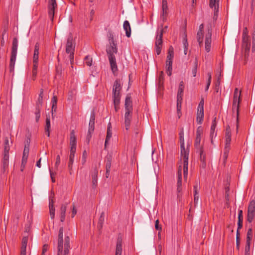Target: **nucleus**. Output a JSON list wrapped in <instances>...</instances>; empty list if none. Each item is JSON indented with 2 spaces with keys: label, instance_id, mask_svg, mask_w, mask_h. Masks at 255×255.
<instances>
[{
  "label": "nucleus",
  "instance_id": "3c124183",
  "mask_svg": "<svg viewBox=\"0 0 255 255\" xmlns=\"http://www.w3.org/2000/svg\"><path fill=\"white\" fill-rule=\"evenodd\" d=\"M216 126H217L216 118L215 117V118H214V120L212 121V126L211 127V133H210L211 136H212V134H213V133L215 131Z\"/></svg>",
  "mask_w": 255,
  "mask_h": 255
},
{
  "label": "nucleus",
  "instance_id": "680f3d73",
  "mask_svg": "<svg viewBox=\"0 0 255 255\" xmlns=\"http://www.w3.org/2000/svg\"><path fill=\"white\" fill-rule=\"evenodd\" d=\"M243 218L238 217V230L241 229L243 227Z\"/></svg>",
  "mask_w": 255,
  "mask_h": 255
},
{
  "label": "nucleus",
  "instance_id": "f8f14e48",
  "mask_svg": "<svg viewBox=\"0 0 255 255\" xmlns=\"http://www.w3.org/2000/svg\"><path fill=\"white\" fill-rule=\"evenodd\" d=\"M121 89L120 80L119 79L116 80L113 88V98H121L120 91Z\"/></svg>",
  "mask_w": 255,
  "mask_h": 255
},
{
  "label": "nucleus",
  "instance_id": "603ef678",
  "mask_svg": "<svg viewBox=\"0 0 255 255\" xmlns=\"http://www.w3.org/2000/svg\"><path fill=\"white\" fill-rule=\"evenodd\" d=\"M75 155L70 154L69 155V159L68 164V167L69 168V170H71L72 169V165L74 162V159Z\"/></svg>",
  "mask_w": 255,
  "mask_h": 255
},
{
  "label": "nucleus",
  "instance_id": "393cba45",
  "mask_svg": "<svg viewBox=\"0 0 255 255\" xmlns=\"http://www.w3.org/2000/svg\"><path fill=\"white\" fill-rule=\"evenodd\" d=\"M67 206L65 204H62L60 208V221L63 222L65 219V214L66 211Z\"/></svg>",
  "mask_w": 255,
  "mask_h": 255
},
{
  "label": "nucleus",
  "instance_id": "72a5a7b5",
  "mask_svg": "<svg viewBox=\"0 0 255 255\" xmlns=\"http://www.w3.org/2000/svg\"><path fill=\"white\" fill-rule=\"evenodd\" d=\"M174 57V49L172 46H170L168 50V53L167 56V60H172Z\"/></svg>",
  "mask_w": 255,
  "mask_h": 255
},
{
  "label": "nucleus",
  "instance_id": "f704fd0d",
  "mask_svg": "<svg viewBox=\"0 0 255 255\" xmlns=\"http://www.w3.org/2000/svg\"><path fill=\"white\" fill-rule=\"evenodd\" d=\"M203 31H198L197 33V39L200 47L203 46Z\"/></svg>",
  "mask_w": 255,
  "mask_h": 255
},
{
  "label": "nucleus",
  "instance_id": "de8ad7c7",
  "mask_svg": "<svg viewBox=\"0 0 255 255\" xmlns=\"http://www.w3.org/2000/svg\"><path fill=\"white\" fill-rule=\"evenodd\" d=\"M162 12L163 15L166 14L167 13L168 6L167 0H162Z\"/></svg>",
  "mask_w": 255,
  "mask_h": 255
},
{
  "label": "nucleus",
  "instance_id": "4468645a",
  "mask_svg": "<svg viewBox=\"0 0 255 255\" xmlns=\"http://www.w3.org/2000/svg\"><path fill=\"white\" fill-rule=\"evenodd\" d=\"M212 42V31L208 29V32L206 34L205 42V50L207 52L211 50Z\"/></svg>",
  "mask_w": 255,
  "mask_h": 255
},
{
  "label": "nucleus",
  "instance_id": "58836bf2",
  "mask_svg": "<svg viewBox=\"0 0 255 255\" xmlns=\"http://www.w3.org/2000/svg\"><path fill=\"white\" fill-rule=\"evenodd\" d=\"M43 90L42 89H41L36 106H39L40 107L42 106L43 103Z\"/></svg>",
  "mask_w": 255,
  "mask_h": 255
},
{
  "label": "nucleus",
  "instance_id": "20e7f679",
  "mask_svg": "<svg viewBox=\"0 0 255 255\" xmlns=\"http://www.w3.org/2000/svg\"><path fill=\"white\" fill-rule=\"evenodd\" d=\"M17 47L18 39L16 37H14L12 40L11 55L9 65V72L11 73L12 75L14 74V65L16 61Z\"/></svg>",
  "mask_w": 255,
  "mask_h": 255
},
{
  "label": "nucleus",
  "instance_id": "cd10ccee",
  "mask_svg": "<svg viewBox=\"0 0 255 255\" xmlns=\"http://www.w3.org/2000/svg\"><path fill=\"white\" fill-rule=\"evenodd\" d=\"M111 123H110L108 124L107 132V136H106L105 142V148L106 147V146L107 145L108 141L110 139V138L112 137V130H111Z\"/></svg>",
  "mask_w": 255,
  "mask_h": 255
},
{
  "label": "nucleus",
  "instance_id": "338daca9",
  "mask_svg": "<svg viewBox=\"0 0 255 255\" xmlns=\"http://www.w3.org/2000/svg\"><path fill=\"white\" fill-rule=\"evenodd\" d=\"M60 155H58L56 156V162H55V167L56 168H57L58 167V166L60 164Z\"/></svg>",
  "mask_w": 255,
  "mask_h": 255
},
{
  "label": "nucleus",
  "instance_id": "9d476101",
  "mask_svg": "<svg viewBox=\"0 0 255 255\" xmlns=\"http://www.w3.org/2000/svg\"><path fill=\"white\" fill-rule=\"evenodd\" d=\"M241 101V98H233L232 111L233 112H236V128L237 132L238 131L239 128V108L240 104Z\"/></svg>",
  "mask_w": 255,
  "mask_h": 255
},
{
  "label": "nucleus",
  "instance_id": "774afa93",
  "mask_svg": "<svg viewBox=\"0 0 255 255\" xmlns=\"http://www.w3.org/2000/svg\"><path fill=\"white\" fill-rule=\"evenodd\" d=\"M48 249V246L47 244H45L42 247V255H44L45 253H46Z\"/></svg>",
  "mask_w": 255,
  "mask_h": 255
},
{
  "label": "nucleus",
  "instance_id": "69168bd1",
  "mask_svg": "<svg viewBox=\"0 0 255 255\" xmlns=\"http://www.w3.org/2000/svg\"><path fill=\"white\" fill-rule=\"evenodd\" d=\"M70 154L75 155L76 150V145H70Z\"/></svg>",
  "mask_w": 255,
  "mask_h": 255
},
{
  "label": "nucleus",
  "instance_id": "dca6fc26",
  "mask_svg": "<svg viewBox=\"0 0 255 255\" xmlns=\"http://www.w3.org/2000/svg\"><path fill=\"white\" fill-rule=\"evenodd\" d=\"M9 164V153H3L2 160V172H4L8 168Z\"/></svg>",
  "mask_w": 255,
  "mask_h": 255
},
{
  "label": "nucleus",
  "instance_id": "0eeeda50",
  "mask_svg": "<svg viewBox=\"0 0 255 255\" xmlns=\"http://www.w3.org/2000/svg\"><path fill=\"white\" fill-rule=\"evenodd\" d=\"M255 217V200H252L249 205L248 208L247 221L252 223Z\"/></svg>",
  "mask_w": 255,
  "mask_h": 255
},
{
  "label": "nucleus",
  "instance_id": "412c9836",
  "mask_svg": "<svg viewBox=\"0 0 255 255\" xmlns=\"http://www.w3.org/2000/svg\"><path fill=\"white\" fill-rule=\"evenodd\" d=\"M28 242V237H24L22 240L20 255H26V249Z\"/></svg>",
  "mask_w": 255,
  "mask_h": 255
},
{
  "label": "nucleus",
  "instance_id": "e433bc0d",
  "mask_svg": "<svg viewBox=\"0 0 255 255\" xmlns=\"http://www.w3.org/2000/svg\"><path fill=\"white\" fill-rule=\"evenodd\" d=\"M231 141V133H225V147H230Z\"/></svg>",
  "mask_w": 255,
  "mask_h": 255
},
{
  "label": "nucleus",
  "instance_id": "473e14b6",
  "mask_svg": "<svg viewBox=\"0 0 255 255\" xmlns=\"http://www.w3.org/2000/svg\"><path fill=\"white\" fill-rule=\"evenodd\" d=\"M49 207L50 217L52 219H53L55 216V208L54 207V201L52 199L49 201Z\"/></svg>",
  "mask_w": 255,
  "mask_h": 255
},
{
  "label": "nucleus",
  "instance_id": "79ce46f5",
  "mask_svg": "<svg viewBox=\"0 0 255 255\" xmlns=\"http://www.w3.org/2000/svg\"><path fill=\"white\" fill-rule=\"evenodd\" d=\"M108 37L110 44H117L114 40V36L111 31H109L108 33Z\"/></svg>",
  "mask_w": 255,
  "mask_h": 255
},
{
  "label": "nucleus",
  "instance_id": "a211bd4d",
  "mask_svg": "<svg viewBox=\"0 0 255 255\" xmlns=\"http://www.w3.org/2000/svg\"><path fill=\"white\" fill-rule=\"evenodd\" d=\"M220 0H210L209 6L211 8H214V16L217 15L219 11Z\"/></svg>",
  "mask_w": 255,
  "mask_h": 255
},
{
  "label": "nucleus",
  "instance_id": "f3484780",
  "mask_svg": "<svg viewBox=\"0 0 255 255\" xmlns=\"http://www.w3.org/2000/svg\"><path fill=\"white\" fill-rule=\"evenodd\" d=\"M184 88V82L183 81H181L179 84L177 95V101H181L183 100V91Z\"/></svg>",
  "mask_w": 255,
  "mask_h": 255
},
{
  "label": "nucleus",
  "instance_id": "a19ab883",
  "mask_svg": "<svg viewBox=\"0 0 255 255\" xmlns=\"http://www.w3.org/2000/svg\"><path fill=\"white\" fill-rule=\"evenodd\" d=\"M253 237V230L252 229V227H251L248 230L247 234V241L251 242L252 240Z\"/></svg>",
  "mask_w": 255,
  "mask_h": 255
},
{
  "label": "nucleus",
  "instance_id": "6e6d98bb",
  "mask_svg": "<svg viewBox=\"0 0 255 255\" xmlns=\"http://www.w3.org/2000/svg\"><path fill=\"white\" fill-rule=\"evenodd\" d=\"M251 242L249 241H246V245L245 247V255H250Z\"/></svg>",
  "mask_w": 255,
  "mask_h": 255
},
{
  "label": "nucleus",
  "instance_id": "37998d69",
  "mask_svg": "<svg viewBox=\"0 0 255 255\" xmlns=\"http://www.w3.org/2000/svg\"><path fill=\"white\" fill-rule=\"evenodd\" d=\"M230 149V147H225L224 148V154H223V156L224 164H225L226 161L227 159Z\"/></svg>",
  "mask_w": 255,
  "mask_h": 255
},
{
  "label": "nucleus",
  "instance_id": "6ab92c4d",
  "mask_svg": "<svg viewBox=\"0 0 255 255\" xmlns=\"http://www.w3.org/2000/svg\"><path fill=\"white\" fill-rule=\"evenodd\" d=\"M29 143L27 142V144L25 145L24 148L23 152V155L22 157V164H26L27 158L29 154Z\"/></svg>",
  "mask_w": 255,
  "mask_h": 255
},
{
  "label": "nucleus",
  "instance_id": "bf43d9fd",
  "mask_svg": "<svg viewBox=\"0 0 255 255\" xmlns=\"http://www.w3.org/2000/svg\"><path fill=\"white\" fill-rule=\"evenodd\" d=\"M183 43L184 45V49L188 48V43L187 41V35L185 34V36L183 39Z\"/></svg>",
  "mask_w": 255,
  "mask_h": 255
},
{
  "label": "nucleus",
  "instance_id": "052dcab7",
  "mask_svg": "<svg viewBox=\"0 0 255 255\" xmlns=\"http://www.w3.org/2000/svg\"><path fill=\"white\" fill-rule=\"evenodd\" d=\"M38 58H39V55L33 54V65H38Z\"/></svg>",
  "mask_w": 255,
  "mask_h": 255
},
{
  "label": "nucleus",
  "instance_id": "5701e85b",
  "mask_svg": "<svg viewBox=\"0 0 255 255\" xmlns=\"http://www.w3.org/2000/svg\"><path fill=\"white\" fill-rule=\"evenodd\" d=\"M122 252V240L121 238H118L116 246V255H121Z\"/></svg>",
  "mask_w": 255,
  "mask_h": 255
},
{
  "label": "nucleus",
  "instance_id": "864d4df0",
  "mask_svg": "<svg viewBox=\"0 0 255 255\" xmlns=\"http://www.w3.org/2000/svg\"><path fill=\"white\" fill-rule=\"evenodd\" d=\"M50 116H46V125L45 126V131H48L50 130Z\"/></svg>",
  "mask_w": 255,
  "mask_h": 255
},
{
  "label": "nucleus",
  "instance_id": "8fccbe9b",
  "mask_svg": "<svg viewBox=\"0 0 255 255\" xmlns=\"http://www.w3.org/2000/svg\"><path fill=\"white\" fill-rule=\"evenodd\" d=\"M197 112L204 113V100H203V99H202L200 101V102L198 105Z\"/></svg>",
  "mask_w": 255,
  "mask_h": 255
},
{
  "label": "nucleus",
  "instance_id": "5fc2aeb1",
  "mask_svg": "<svg viewBox=\"0 0 255 255\" xmlns=\"http://www.w3.org/2000/svg\"><path fill=\"white\" fill-rule=\"evenodd\" d=\"M84 60L85 61V63L87 66H91L92 65V58L90 57L89 56H86Z\"/></svg>",
  "mask_w": 255,
  "mask_h": 255
},
{
  "label": "nucleus",
  "instance_id": "09e8293b",
  "mask_svg": "<svg viewBox=\"0 0 255 255\" xmlns=\"http://www.w3.org/2000/svg\"><path fill=\"white\" fill-rule=\"evenodd\" d=\"M204 118V113H197V118L196 120L197 122L199 124H201L202 123L203 120Z\"/></svg>",
  "mask_w": 255,
  "mask_h": 255
},
{
  "label": "nucleus",
  "instance_id": "bb28decb",
  "mask_svg": "<svg viewBox=\"0 0 255 255\" xmlns=\"http://www.w3.org/2000/svg\"><path fill=\"white\" fill-rule=\"evenodd\" d=\"M163 84H164V77H163V72L161 71L159 74L158 76V89L159 90H162L163 89Z\"/></svg>",
  "mask_w": 255,
  "mask_h": 255
},
{
  "label": "nucleus",
  "instance_id": "c03bdc74",
  "mask_svg": "<svg viewBox=\"0 0 255 255\" xmlns=\"http://www.w3.org/2000/svg\"><path fill=\"white\" fill-rule=\"evenodd\" d=\"M198 59L197 58H195L194 62V67L192 69V73L193 77H195L197 73V67H198Z\"/></svg>",
  "mask_w": 255,
  "mask_h": 255
},
{
  "label": "nucleus",
  "instance_id": "9b49d317",
  "mask_svg": "<svg viewBox=\"0 0 255 255\" xmlns=\"http://www.w3.org/2000/svg\"><path fill=\"white\" fill-rule=\"evenodd\" d=\"M57 4L56 0H49L48 3V15L51 21H53L55 9L57 8Z\"/></svg>",
  "mask_w": 255,
  "mask_h": 255
},
{
  "label": "nucleus",
  "instance_id": "2eb2a0df",
  "mask_svg": "<svg viewBox=\"0 0 255 255\" xmlns=\"http://www.w3.org/2000/svg\"><path fill=\"white\" fill-rule=\"evenodd\" d=\"M203 132V129L201 127H199L196 130V139L194 143V146L196 148L201 147L200 145L201 135Z\"/></svg>",
  "mask_w": 255,
  "mask_h": 255
},
{
  "label": "nucleus",
  "instance_id": "aec40b11",
  "mask_svg": "<svg viewBox=\"0 0 255 255\" xmlns=\"http://www.w3.org/2000/svg\"><path fill=\"white\" fill-rule=\"evenodd\" d=\"M111 70L114 75H116L118 71V66L117 65L116 57L109 58Z\"/></svg>",
  "mask_w": 255,
  "mask_h": 255
},
{
  "label": "nucleus",
  "instance_id": "13d9d810",
  "mask_svg": "<svg viewBox=\"0 0 255 255\" xmlns=\"http://www.w3.org/2000/svg\"><path fill=\"white\" fill-rule=\"evenodd\" d=\"M194 195H199V186L197 183H196L193 186Z\"/></svg>",
  "mask_w": 255,
  "mask_h": 255
},
{
  "label": "nucleus",
  "instance_id": "49530a36",
  "mask_svg": "<svg viewBox=\"0 0 255 255\" xmlns=\"http://www.w3.org/2000/svg\"><path fill=\"white\" fill-rule=\"evenodd\" d=\"M112 162V156L109 155L106 157V169L111 170Z\"/></svg>",
  "mask_w": 255,
  "mask_h": 255
},
{
  "label": "nucleus",
  "instance_id": "f257e3e1",
  "mask_svg": "<svg viewBox=\"0 0 255 255\" xmlns=\"http://www.w3.org/2000/svg\"><path fill=\"white\" fill-rule=\"evenodd\" d=\"M63 227L59 229L58 240V253L57 255H69L70 249V238L68 236L65 238L63 245Z\"/></svg>",
  "mask_w": 255,
  "mask_h": 255
},
{
  "label": "nucleus",
  "instance_id": "ddd939ff",
  "mask_svg": "<svg viewBox=\"0 0 255 255\" xmlns=\"http://www.w3.org/2000/svg\"><path fill=\"white\" fill-rule=\"evenodd\" d=\"M106 51L108 58L115 57V54H117L118 52L117 44H110L107 46Z\"/></svg>",
  "mask_w": 255,
  "mask_h": 255
},
{
  "label": "nucleus",
  "instance_id": "423d86ee",
  "mask_svg": "<svg viewBox=\"0 0 255 255\" xmlns=\"http://www.w3.org/2000/svg\"><path fill=\"white\" fill-rule=\"evenodd\" d=\"M95 114L94 111H92L91 114L90 122L89 124V129L86 137V140L87 143L89 144L92 134L95 128Z\"/></svg>",
  "mask_w": 255,
  "mask_h": 255
},
{
  "label": "nucleus",
  "instance_id": "c85d7f7f",
  "mask_svg": "<svg viewBox=\"0 0 255 255\" xmlns=\"http://www.w3.org/2000/svg\"><path fill=\"white\" fill-rule=\"evenodd\" d=\"M98 172V170L97 169H95L94 172L92 174V179L93 188L96 187L97 185Z\"/></svg>",
  "mask_w": 255,
  "mask_h": 255
},
{
  "label": "nucleus",
  "instance_id": "39448f33",
  "mask_svg": "<svg viewBox=\"0 0 255 255\" xmlns=\"http://www.w3.org/2000/svg\"><path fill=\"white\" fill-rule=\"evenodd\" d=\"M73 36L70 34L67 39L66 44V52L69 54V59L71 64H72L74 62V48L75 46L73 45Z\"/></svg>",
  "mask_w": 255,
  "mask_h": 255
},
{
  "label": "nucleus",
  "instance_id": "1a4fd4ad",
  "mask_svg": "<svg viewBox=\"0 0 255 255\" xmlns=\"http://www.w3.org/2000/svg\"><path fill=\"white\" fill-rule=\"evenodd\" d=\"M243 48L244 50V56L246 59L249 56L251 43L250 41V37L249 35L243 36Z\"/></svg>",
  "mask_w": 255,
  "mask_h": 255
},
{
  "label": "nucleus",
  "instance_id": "7c9ffc66",
  "mask_svg": "<svg viewBox=\"0 0 255 255\" xmlns=\"http://www.w3.org/2000/svg\"><path fill=\"white\" fill-rule=\"evenodd\" d=\"M105 221V213L104 212H102L100 215V216L99 218L98 223L97 227L100 230L103 228V225Z\"/></svg>",
  "mask_w": 255,
  "mask_h": 255
},
{
  "label": "nucleus",
  "instance_id": "a878e982",
  "mask_svg": "<svg viewBox=\"0 0 255 255\" xmlns=\"http://www.w3.org/2000/svg\"><path fill=\"white\" fill-rule=\"evenodd\" d=\"M198 150L200 153V160L202 162L204 166H206V155L204 153L203 147L196 148Z\"/></svg>",
  "mask_w": 255,
  "mask_h": 255
},
{
  "label": "nucleus",
  "instance_id": "c9c22d12",
  "mask_svg": "<svg viewBox=\"0 0 255 255\" xmlns=\"http://www.w3.org/2000/svg\"><path fill=\"white\" fill-rule=\"evenodd\" d=\"M113 101H114V108L115 111L117 112H118L120 109V100L121 98H113Z\"/></svg>",
  "mask_w": 255,
  "mask_h": 255
},
{
  "label": "nucleus",
  "instance_id": "c756f323",
  "mask_svg": "<svg viewBox=\"0 0 255 255\" xmlns=\"http://www.w3.org/2000/svg\"><path fill=\"white\" fill-rule=\"evenodd\" d=\"M177 186H182V167L181 165L179 166L177 171Z\"/></svg>",
  "mask_w": 255,
  "mask_h": 255
},
{
  "label": "nucleus",
  "instance_id": "4c0bfd02",
  "mask_svg": "<svg viewBox=\"0 0 255 255\" xmlns=\"http://www.w3.org/2000/svg\"><path fill=\"white\" fill-rule=\"evenodd\" d=\"M10 149L9 145V140L8 138L7 137H5L4 138V153H9V150Z\"/></svg>",
  "mask_w": 255,
  "mask_h": 255
},
{
  "label": "nucleus",
  "instance_id": "b1692460",
  "mask_svg": "<svg viewBox=\"0 0 255 255\" xmlns=\"http://www.w3.org/2000/svg\"><path fill=\"white\" fill-rule=\"evenodd\" d=\"M172 62L173 61L172 60H166V71L169 76H170L172 74Z\"/></svg>",
  "mask_w": 255,
  "mask_h": 255
},
{
  "label": "nucleus",
  "instance_id": "4d7b16f0",
  "mask_svg": "<svg viewBox=\"0 0 255 255\" xmlns=\"http://www.w3.org/2000/svg\"><path fill=\"white\" fill-rule=\"evenodd\" d=\"M241 92L239 91L238 89L237 88H235L234 92V97L233 98H241Z\"/></svg>",
  "mask_w": 255,
  "mask_h": 255
},
{
  "label": "nucleus",
  "instance_id": "2f4dec72",
  "mask_svg": "<svg viewBox=\"0 0 255 255\" xmlns=\"http://www.w3.org/2000/svg\"><path fill=\"white\" fill-rule=\"evenodd\" d=\"M76 137L75 134V131L72 130L70 132V145H76Z\"/></svg>",
  "mask_w": 255,
  "mask_h": 255
},
{
  "label": "nucleus",
  "instance_id": "0e129e2a",
  "mask_svg": "<svg viewBox=\"0 0 255 255\" xmlns=\"http://www.w3.org/2000/svg\"><path fill=\"white\" fill-rule=\"evenodd\" d=\"M86 157H87V152L86 150H84L83 152L82 158V164H84L86 161Z\"/></svg>",
  "mask_w": 255,
  "mask_h": 255
},
{
  "label": "nucleus",
  "instance_id": "7ed1b4c3",
  "mask_svg": "<svg viewBox=\"0 0 255 255\" xmlns=\"http://www.w3.org/2000/svg\"><path fill=\"white\" fill-rule=\"evenodd\" d=\"M125 107L126 113L124 117V124L126 129L128 130L130 128L133 110L131 97L129 94L127 95L126 96Z\"/></svg>",
  "mask_w": 255,
  "mask_h": 255
},
{
  "label": "nucleus",
  "instance_id": "ea45409f",
  "mask_svg": "<svg viewBox=\"0 0 255 255\" xmlns=\"http://www.w3.org/2000/svg\"><path fill=\"white\" fill-rule=\"evenodd\" d=\"M37 68L38 65H33L31 76V79L33 81H35L36 79Z\"/></svg>",
  "mask_w": 255,
  "mask_h": 255
},
{
  "label": "nucleus",
  "instance_id": "e2e57ef3",
  "mask_svg": "<svg viewBox=\"0 0 255 255\" xmlns=\"http://www.w3.org/2000/svg\"><path fill=\"white\" fill-rule=\"evenodd\" d=\"M182 103V101H177V111L178 114L181 112Z\"/></svg>",
  "mask_w": 255,
  "mask_h": 255
},
{
  "label": "nucleus",
  "instance_id": "f03ea898",
  "mask_svg": "<svg viewBox=\"0 0 255 255\" xmlns=\"http://www.w3.org/2000/svg\"><path fill=\"white\" fill-rule=\"evenodd\" d=\"M179 140L180 143L181 148V155L183 157V170L184 178L186 179L188 175V156L189 153V149L187 147L185 148L184 139V132L183 129L179 133Z\"/></svg>",
  "mask_w": 255,
  "mask_h": 255
},
{
  "label": "nucleus",
  "instance_id": "6e6552de",
  "mask_svg": "<svg viewBox=\"0 0 255 255\" xmlns=\"http://www.w3.org/2000/svg\"><path fill=\"white\" fill-rule=\"evenodd\" d=\"M163 29H161L157 35L156 40L155 41V51L157 55H159L161 53L162 46V37L163 34Z\"/></svg>",
  "mask_w": 255,
  "mask_h": 255
},
{
  "label": "nucleus",
  "instance_id": "4be33fe9",
  "mask_svg": "<svg viewBox=\"0 0 255 255\" xmlns=\"http://www.w3.org/2000/svg\"><path fill=\"white\" fill-rule=\"evenodd\" d=\"M123 27L126 31V34L128 37H129L131 35V28L129 22L125 20L124 22Z\"/></svg>",
  "mask_w": 255,
  "mask_h": 255
},
{
  "label": "nucleus",
  "instance_id": "a18cd8bd",
  "mask_svg": "<svg viewBox=\"0 0 255 255\" xmlns=\"http://www.w3.org/2000/svg\"><path fill=\"white\" fill-rule=\"evenodd\" d=\"M35 121L36 122H38L39 120L40 117V107L36 106L35 111Z\"/></svg>",
  "mask_w": 255,
  "mask_h": 255
}]
</instances>
